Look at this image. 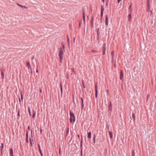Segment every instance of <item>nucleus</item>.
I'll list each match as a JSON object with an SVG mask.
<instances>
[{
  "label": "nucleus",
  "instance_id": "nucleus-1",
  "mask_svg": "<svg viewBox=\"0 0 156 156\" xmlns=\"http://www.w3.org/2000/svg\"><path fill=\"white\" fill-rule=\"evenodd\" d=\"M62 47L60 48L59 51L58 53L59 58L60 59V62H62V60L63 59V55L64 52H65V45L64 44L62 43Z\"/></svg>",
  "mask_w": 156,
  "mask_h": 156
},
{
  "label": "nucleus",
  "instance_id": "nucleus-2",
  "mask_svg": "<svg viewBox=\"0 0 156 156\" xmlns=\"http://www.w3.org/2000/svg\"><path fill=\"white\" fill-rule=\"evenodd\" d=\"M70 120L71 122H74L75 121V117L73 113L71 111L69 112Z\"/></svg>",
  "mask_w": 156,
  "mask_h": 156
},
{
  "label": "nucleus",
  "instance_id": "nucleus-3",
  "mask_svg": "<svg viewBox=\"0 0 156 156\" xmlns=\"http://www.w3.org/2000/svg\"><path fill=\"white\" fill-rule=\"evenodd\" d=\"M106 49V43H104L103 48V55H105V50Z\"/></svg>",
  "mask_w": 156,
  "mask_h": 156
},
{
  "label": "nucleus",
  "instance_id": "nucleus-4",
  "mask_svg": "<svg viewBox=\"0 0 156 156\" xmlns=\"http://www.w3.org/2000/svg\"><path fill=\"white\" fill-rule=\"evenodd\" d=\"M123 72L122 70H121L120 71V79L121 80H123Z\"/></svg>",
  "mask_w": 156,
  "mask_h": 156
},
{
  "label": "nucleus",
  "instance_id": "nucleus-5",
  "mask_svg": "<svg viewBox=\"0 0 156 156\" xmlns=\"http://www.w3.org/2000/svg\"><path fill=\"white\" fill-rule=\"evenodd\" d=\"M1 70V77L2 79H4V74L3 71L2 69H0Z\"/></svg>",
  "mask_w": 156,
  "mask_h": 156
},
{
  "label": "nucleus",
  "instance_id": "nucleus-6",
  "mask_svg": "<svg viewBox=\"0 0 156 156\" xmlns=\"http://www.w3.org/2000/svg\"><path fill=\"white\" fill-rule=\"evenodd\" d=\"M81 101L82 103V106H81V109H83L84 106V104L83 103V98H81Z\"/></svg>",
  "mask_w": 156,
  "mask_h": 156
},
{
  "label": "nucleus",
  "instance_id": "nucleus-7",
  "mask_svg": "<svg viewBox=\"0 0 156 156\" xmlns=\"http://www.w3.org/2000/svg\"><path fill=\"white\" fill-rule=\"evenodd\" d=\"M112 106L111 104V102L110 101V104L109 106L108 110L109 111H112Z\"/></svg>",
  "mask_w": 156,
  "mask_h": 156
},
{
  "label": "nucleus",
  "instance_id": "nucleus-8",
  "mask_svg": "<svg viewBox=\"0 0 156 156\" xmlns=\"http://www.w3.org/2000/svg\"><path fill=\"white\" fill-rule=\"evenodd\" d=\"M9 154L10 156H13V151L12 148H11L10 150Z\"/></svg>",
  "mask_w": 156,
  "mask_h": 156
},
{
  "label": "nucleus",
  "instance_id": "nucleus-9",
  "mask_svg": "<svg viewBox=\"0 0 156 156\" xmlns=\"http://www.w3.org/2000/svg\"><path fill=\"white\" fill-rule=\"evenodd\" d=\"M105 23L106 25H108V16L107 15H106V16L105 19Z\"/></svg>",
  "mask_w": 156,
  "mask_h": 156
},
{
  "label": "nucleus",
  "instance_id": "nucleus-10",
  "mask_svg": "<svg viewBox=\"0 0 156 156\" xmlns=\"http://www.w3.org/2000/svg\"><path fill=\"white\" fill-rule=\"evenodd\" d=\"M88 135L87 138L88 139H90L91 138V133L90 131L87 132Z\"/></svg>",
  "mask_w": 156,
  "mask_h": 156
},
{
  "label": "nucleus",
  "instance_id": "nucleus-11",
  "mask_svg": "<svg viewBox=\"0 0 156 156\" xmlns=\"http://www.w3.org/2000/svg\"><path fill=\"white\" fill-rule=\"evenodd\" d=\"M95 97L97 98V95H98V92L97 90V85H95Z\"/></svg>",
  "mask_w": 156,
  "mask_h": 156
},
{
  "label": "nucleus",
  "instance_id": "nucleus-12",
  "mask_svg": "<svg viewBox=\"0 0 156 156\" xmlns=\"http://www.w3.org/2000/svg\"><path fill=\"white\" fill-rule=\"evenodd\" d=\"M111 56L112 60H113L114 58V52L113 51H112L111 52Z\"/></svg>",
  "mask_w": 156,
  "mask_h": 156
},
{
  "label": "nucleus",
  "instance_id": "nucleus-13",
  "mask_svg": "<svg viewBox=\"0 0 156 156\" xmlns=\"http://www.w3.org/2000/svg\"><path fill=\"white\" fill-rule=\"evenodd\" d=\"M132 17H131V14L130 13L129 14L128 16V20L129 22H130L131 20Z\"/></svg>",
  "mask_w": 156,
  "mask_h": 156
},
{
  "label": "nucleus",
  "instance_id": "nucleus-14",
  "mask_svg": "<svg viewBox=\"0 0 156 156\" xmlns=\"http://www.w3.org/2000/svg\"><path fill=\"white\" fill-rule=\"evenodd\" d=\"M108 133L110 138L112 139L113 138V133L112 132L110 131H109Z\"/></svg>",
  "mask_w": 156,
  "mask_h": 156
},
{
  "label": "nucleus",
  "instance_id": "nucleus-15",
  "mask_svg": "<svg viewBox=\"0 0 156 156\" xmlns=\"http://www.w3.org/2000/svg\"><path fill=\"white\" fill-rule=\"evenodd\" d=\"M83 20L84 22H85V12L84 11H83Z\"/></svg>",
  "mask_w": 156,
  "mask_h": 156
},
{
  "label": "nucleus",
  "instance_id": "nucleus-16",
  "mask_svg": "<svg viewBox=\"0 0 156 156\" xmlns=\"http://www.w3.org/2000/svg\"><path fill=\"white\" fill-rule=\"evenodd\" d=\"M147 12H148L150 13V16H151L152 14V11L150 9H148L147 10Z\"/></svg>",
  "mask_w": 156,
  "mask_h": 156
},
{
  "label": "nucleus",
  "instance_id": "nucleus-17",
  "mask_svg": "<svg viewBox=\"0 0 156 156\" xmlns=\"http://www.w3.org/2000/svg\"><path fill=\"white\" fill-rule=\"evenodd\" d=\"M26 64L27 66H28V68H31V66L30 65V63L29 62H26Z\"/></svg>",
  "mask_w": 156,
  "mask_h": 156
},
{
  "label": "nucleus",
  "instance_id": "nucleus-18",
  "mask_svg": "<svg viewBox=\"0 0 156 156\" xmlns=\"http://www.w3.org/2000/svg\"><path fill=\"white\" fill-rule=\"evenodd\" d=\"M36 112L34 110H33V114L32 115V117L34 118L35 116Z\"/></svg>",
  "mask_w": 156,
  "mask_h": 156
},
{
  "label": "nucleus",
  "instance_id": "nucleus-19",
  "mask_svg": "<svg viewBox=\"0 0 156 156\" xmlns=\"http://www.w3.org/2000/svg\"><path fill=\"white\" fill-rule=\"evenodd\" d=\"M132 4L131 3L129 5V9L130 10V12H131L132 11Z\"/></svg>",
  "mask_w": 156,
  "mask_h": 156
},
{
  "label": "nucleus",
  "instance_id": "nucleus-20",
  "mask_svg": "<svg viewBox=\"0 0 156 156\" xmlns=\"http://www.w3.org/2000/svg\"><path fill=\"white\" fill-rule=\"evenodd\" d=\"M38 147H39V152H40V153L41 154H43L42 153V151L41 149L40 145L39 144H38Z\"/></svg>",
  "mask_w": 156,
  "mask_h": 156
},
{
  "label": "nucleus",
  "instance_id": "nucleus-21",
  "mask_svg": "<svg viewBox=\"0 0 156 156\" xmlns=\"http://www.w3.org/2000/svg\"><path fill=\"white\" fill-rule=\"evenodd\" d=\"M60 88H61V94H62V85L61 82L60 83Z\"/></svg>",
  "mask_w": 156,
  "mask_h": 156
},
{
  "label": "nucleus",
  "instance_id": "nucleus-22",
  "mask_svg": "<svg viewBox=\"0 0 156 156\" xmlns=\"http://www.w3.org/2000/svg\"><path fill=\"white\" fill-rule=\"evenodd\" d=\"M69 127H68L67 128L66 136H67V135H68V134L69 133Z\"/></svg>",
  "mask_w": 156,
  "mask_h": 156
},
{
  "label": "nucleus",
  "instance_id": "nucleus-23",
  "mask_svg": "<svg viewBox=\"0 0 156 156\" xmlns=\"http://www.w3.org/2000/svg\"><path fill=\"white\" fill-rule=\"evenodd\" d=\"M132 117L134 121H135V115L134 113H133L132 114Z\"/></svg>",
  "mask_w": 156,
  "mask_h": 156
},
{
  "label": "nucleus",
  "instance_id": "nucleus-24",
  "mask_svg": "<svg viewBox=\"0 0 156 156\" xmlns=\"http://www.w3.org/2000/svg\"><path fill=\"white\" fill-rule=\"evenodd\" d=\"M28 110L29 112V114L30 115H31V113L30 112V110L29 107H28Z\"/></svg>",
  "mask_w": 156,
  "mask_h": 156
},
{
  "label": "nucleus",
  "instance_id": "nucleus-25",
  "mask_svg": "<svg viewBox=\"0 0 156 156\" xmlns=\"http://www.w3.org/2000/svg\"><path fill=\"white\" fill-rule=\"evenodd\" d=\"M95 137H96L95 135H94L93 140L94 143V144H95Z\"/></svg>",
  "mask_w": 156,
  "mask_h": 156
},
{
  "label": "nucleus",
  "instance_id": "nucleus-26",
  "mask_svg": "<svg viewBox=\"0 0 156 156\" xmlns=\"http://www.w3.org/2000/svg\"><path fill=\"white\" fill-rule=\"evenodd\" d=\"M82 84H83V87L84 88H85V86L84 85V81L83 80H82Z\"/></svg>",
  "mask_w": 156,
  "mask_h": 156
},
{
  "label": "nucleus",
  "instance_id": "nucleus-27",
  "mask_svg": "<svg viewBox=\"0 0 156 156\" xmlns=\"http://www.w3.org/2000/svg\"><path fill=\"white\" fill-rule=\"evenodd\" d=\"M82 143H83V141H82V138H81V141H80V147H81L82 146Z\"/></svg>",
  "mask_w": 156,
  "mask_h": 156
},
{
  "label": "nucleus",
  "instance_id": "nucleus-28",
  "mask_svg": "<svg viewBox=\"0 0 156 156\" xmlns=\"http://www.w3.org/2000/svg\"><path fill=\"white\" fill-rule=\"evenodd\" d=\"M104 10V8H103L102 6H101V12H103V11Z\"/></svg>",
  "mask_w": 156,
  "mask_h": 156
},
{
  "label": "nucleus",
  "instance_id": "nucleus-29",
  "mask_svg": "<svg viewBox=\"0 0 156 156\" xmlns=\"http://www.w3.org/2000/svg\"><path fill=\"white\" fill-rule=\"evenodd\" d=\"M94 20V17L93 16H92L91 17V23L92 24L93 23V21Z\"/></svg>",
  "mask_w": 156,
  "mask_h": 156
},
{
  "label": "nucleus",
  "instance_id": "nucleus-30",
  "mask_svg": "<svg viewBox=\"0 0 156 156\" xmlns=\"http://www.w3.org/2000/svg\"><path fill=\"white\" fill-rule=\"evenodd\" d=\"M67 42H68V44L69 45V37H68V38H67Z\"/></svg>",
  "mask_w": 156,
  "mask_h": 156
},
{
  "label": "nucleus",
  "instance_id": "nucleus-31",
  "mask_svg": "<svg viewBox=\"0 0 156 156\" xmlns=\"http://www.w3.org/2000/svg\"><path fill=\"white\" fill-rule=\"evenodd\" d=\"M26 139L27 140L28 139V133L27 132L26 133Z\"/></svg>",
  "mask_w": 156,
  "mask_h": 156
},
{
  "label": "nucleus",
  "instance_id": "nucleus-32",
  "mask_svg": "<svg viewBox=\"0 0 156 156\" xmlns=\"http://www.w3.org/2000/svg\"><path fill=\"white\" fill-rule=\"evenodd\" d=\"M96 52V51L95 50H92L90 52H93V53H95Z\"/></svg>",
  "mask_w": 156,
  "mask_h": 156
},
{
  "label": "nucleus",
  "instance_id": "nucleus-33",
  "mask_svg": "<svg viewBox=\"0 0 156 156\" xmlns=\"http://www.w3.org/2000/svg\"><path fill=\"white\" fill-rule=\"evenodd\" d=\"M147 6L148 9L150 8V5H149V3H147Z\"/></svg>",
  "mask_w": 156,
  "mask_h": 156
},
{
  "label": "nucleus",
  "instance_id": "nucleus-34",
  "mask_svg": "<svg viewBox=\"0 0 156 156\" xmlns=\"http://www.w3.org/2000/svg\"><path fill=\"white\" fill-rule=\"evenodd\" d=\"M20 110L19 109V110L18 111V115L19 116V117H20Z\"/></svg>",
  "mask_w": 156,
  "mask_h": 156
},
{
  "label": "nucleus",
  "instance_id": "nucleus-35",
  "mask_svg": "<svg viewBox=\"0 0 156 156\" xmlns=\"http://www.w3.org/2000/svg\"><path fill=\"white\" fill-rule=\"evenodd\" d=\"M30 144H31V146H32V140L30 138Z\"/></svg>",
  "mask_w": 156,
  "mask_h": 156
},
{
  "label": "nucleus",
  "instance_id": "nucleus-36",
  "mask_svg": "<svg viewBox=\"0 0 156 156\" xmlns=\"http://www.w3.org/2000/svg\"><path fill=\"white\" fill-rule=\"evenodd\" d=\"M17 5L18 6H20V7H22V8L23 7V6H22V5H20V4H18V3H17Z\"/></svg>",
  "mask_w": 156,
  "mask_h": 156
},
{
  "label": "nucleus",
  "instance_id": "nucleus-37",
  "mask_svg": "<svg viewBox=\"0 0 156 156\" xmlns=\"http://www.w3.org/2000/svg\"><path fill=\"white\" fill-rule=\"evenodd\" d=\"M21 99L23 101V95H22V93H21Z\"/></svg>",
  "mask_w": 156,
  "mask_h": 156
},
{
  "label": "nucleus",
  "instance_id": "nucleus-38",
  "mask_svg": "<svg viewBox=\"0 0 156 156\" xmlns=\"http://www.w3.org/2000/svg\"><path fill=\"white\" fill-rule=\"evenodd\" d=\"M1 145H2L1 150H2V149H3V144L2 143L1 144Z\"/></svg>",
  "mask_w": 156,
  "mask_h": 156
},
{
  "label": "nucleus",
  "instance_id": "nucleus-39",
  "mask_svg": "<svg viewBox=\"0 0 156 156\" xmlns=\"http://www.w3.org/2000/svg\"><path fill=\"white\" fill-rule=\"evenodd\" d=\"M101 17H102L103 16V12H101Z\"/></svg>",
  "mask_w": 156,
  "mask_h": 156
},
{
  "label": "nucleus",
  "instance_id": "nucleus-40",
  "mask_svg": "<svg viewBox=\"0 0 156 156\" xmlns=\"http://www.w3.org/2000/svg\"><path fill=\"white\" fill-rule=\"evenodd\" d=\"M132 153H133V156H134L135 154H134V151H132Z\"/></svg>",
  "mask_w": 156,
  "mask_h": 156
},
{
  "label": "nucleus",
  "instance_id": "nucleus-41",
  "mask_svg": "<svg viewBox=\"0 0 156 156\" xmlns=\"http://www.w3.org/2000/svg\"><path fill=\"white\" fill-rule=\"evenodd\" d=\"M22 8H24L25 9H27V8H28L26 6H23Z\"/></svg>",
  "mask_w": 156,
  "mask_h": 156
},
{
  "label": "nucleus",
  "instance_id": "nucleus-42",
  "mask_svg": "<svg viewBox=\"0 0 156 156\" xmlns=\"http://www.w3.org/2000/svg\"><path fill=\"white\" fill-rule=\"evenodd\" d=\"M60 152H61V148H60L59 150V154H60Z\"/></svg>",
  "mask_w": 156,
  "mask_h": 156
},
{
  "label": "nucleus",
  "instance_id": "nucleus-43",
  "mask_svg": "<svg viewBox=\"0 0 156 156\" xmlns=\"http://www.w3.org/2000/svg\"><path fill=\"white\" fill-rule=\"evenodd\" d=\"M40 93H42V89H41H41H40Z\"/></svg>",
  "mask_w": 156,
  "mask_h": 156
},
{
  "label": "nucleus",
  "instance_id": "nucleus-44",
  "mask_svg": "<svg viewBox=\"0 0 156 156\" xmlns=\"http://www.w3.org/2000/svg\"><path fill=\"white\" fill-rule=\"evenodd\" d=\"M149 97H150V95H147V99H148V98Z\"/></svg>",
  "mask_w": 156,
  "mask_h": 156
},
{
  "label": "nucleus",
  "instance_id": "nucleus-45",
  "mask_svg": "<svg viewBox=\"0 0 156 156\" xmlns=\"http://www.w3.org/2000/svg\"><path fill=\"white\" fill-rule=\"evenodd\" d=\"M147 3H149L150 0H147Z\"/></svg>",
  "mask_w": 156,
  "mask_h": 156
},
{
  "label": "nucleus",
  "instance_id": "nucleus-46",
  "mask_svg": "<svg viewBox=\"0 0 156 156\" xmlns=\"http://www.w3.org/2000/svg\"><path fill=\"white\" fill-rule=\"evenodd\" d=\"M34 56H33L32 57V60H33V59H34Z\"/></svg>",
  "mask_w": 156,
  "mask_h": 156
},
{
  "label": "nucleus",
  "instance_id": "nucleus-47",
  "mask_svg": "<svg viewBox=\"0 0 156 156\" xmlns=\"http://www.w3.org/2000/svg\"><path fill=\"white\" fill-rule=\"evenodd\" d=\"M122 0H118V3H119Z\"/></svg>",
  "mask_w": 156,
  "mask_h": 156
},
{
  "label": "nucleus",
  "instance_id": "nucleus-48",
  "mask_svg": "<svg viewBox=\"0 0 156 156\" xmlns=\"http://www.w3.org/2000/svg\"><path fill=\"white\" fill-rule=\"evenodd\" d=\"M99 30H98L97 32V34L98 35H99Z\"/></svg>",
  "mask_w": 156,
  "mask_h": 156
},
{
  "label": "nucleus",
  "instance_id": "nucleus-49",
  "mask_svg": "<svg viewBox=\"0 0 156 156\" xmlns=\"http://www.w3.org/2000/svg\"><path fill=\"white\" fill-rule=\"evenodd\" d=\"M36 72L37 73H38V69H37L36 70Z\"/></svg>",
  "mask_w": 156,
  "mask_h": 156
},
{
  "label": "nucleus",
  "instance_id": "nucleus-50",
  "mask_svg": "<svg viewBox=\"0 0 156 156\" xmlns=\"http://www.w3.org/2000/svg\"><path fill=\"white\" fill-rule=\"evenodd\" d=\"M75 37H74V38H73V41H74V42H75Z\"/></svg>",
  "mask_w": 156,
  "mask_h": 156
},
{
  "label": "nucleus",
  "instance_id": "nucleus-51",
  "mask_svg": "<svg viewBox=\"0 0 156 156\" xmlns=\"http://www.w3.org/2000/svg\"><path fill=\"white\" fill-rule=\"evenodd\" d=\"M81 153L82 154V148H81Z\"/></svg>",
  "mask_w": 156,
  "mask_h": 156
},
{
  "label": "nucleus",
  "instance_id": "nucleus-52",
  "mask_svg": "<svg viewBox=\"0 0 156 156\" xmlns=\"http://www.w3.org/2000/svg\"><path fill=\"white\" fill-rule=\"evenodd\" d=\"M67 38H68V37H69L68 34L67 35Z\"/></svg>",
  "mask_w": 156,
  "mask_h": 156
},
{
  "label": "nucleus",
  "instance_id": "nucleus-53",
  "mask_svg": "<svg viewBox=\"0 0 156 156\" xmlns=\"http://www.w3.org/2000/svg\"><path fill=\"white\" fill-rule=\"evenodd\" d=\"M28 129L29 130L30 129V126H28Z\"/></svg>",
  "mask_w": 156,
  "mask_h": 156
},
{
  "label": "nucleus",
  "instance_id": "nucleus-54",
  "mask_svg": "<svg viewBox=\"0 0 156 156\" xmlns=\"http://www.w3.org/2000/svg\"><path fill=\"white\" fill-rule=\"evenodd\" d=\"M102 1L103 2H105V0H102Z\"/></svg>",
  "mask_w": 156,
  "mask_h": 156
},
{
  "label": "nucleus",
  "instance_id": "nucleus-55",
  "mask_svg": "<svg viewBox=\"0 0 156 156\" xmlns=\"http://www.w3.org/2000/svg\"><path fill=\"white\" fill-rule=\"evenodd\" d=\"M19 101H20V98H19Z\"/></svg>",
  "mask_w": 156,
  "mask_h": 156
},
{
  "label": "nucleus",
  "instance_id": "nucleus-56",
  "mask_svg": "<svg viewBox=\"0 0 156 156\" xmlns=\"http://www.w3.org/2000/svg\"><path fill=\"white\" fill-rule=\"evenodd\" d=\"M40 131H41H41H42V130L41 129H40Z\"/></svg>",
  "mask_w": 156,
  "mask_h": 156
},
{
  "label": "nucleus",
  "instance_id": "nucleus-57",
  "mask_svg": "<svg viewBox=\"0 0 156 156\" xmlns=\"http://www.w3.org/2000/svg\"><path fill=\"white\" fill-rule=\"evenodd\" d=\"M41 156H43V154H41Z\"/></svg>",
  "mask_w": 156,
  "mask_h": 156
},
{
  "label": "nucleus",
  "instance_id": "nucleus-58",
  "mask_svg": "<svg viewBox=\"0 0 156 156\" xmlns=\"http://www.w3.org/2000/svg\"><path fill=\"white\" fill-rule=\"evenodd\" d=\"M78 137H80V136H79V135H78Z\"/></svg>",
  "mask_w": 156,
  "mask_h": 156
},
{
  "label": "nucleus",
  "instance_id": "nucleus-59",
  "mask_svg": "<svg viewBox=\"0 0 156 156\" xmlns=\"http://www.w3.org/2000/svg\"><path fill=\"white\" fill-rule=\"evenodd\" d=\"M27 142H28V139H27Z\"/></svg>",
  "mask_w": 156,
  "mask_h": 156
},
{
  "label": "nucleus",
  "instance_id": "nucleus-60",
  "mask_svg": "<svg viewBox=\"0 0 156 156\" xmlns=\"http://www.w3.org/2000/svg\"><path fill=\"white\" fill-rule=\"evenodd\" d=\"M114 66L115 67V65H114Z\"/></svg>",
  "mask_w": 156,
  "mask_h": 156
}]
</instances>
